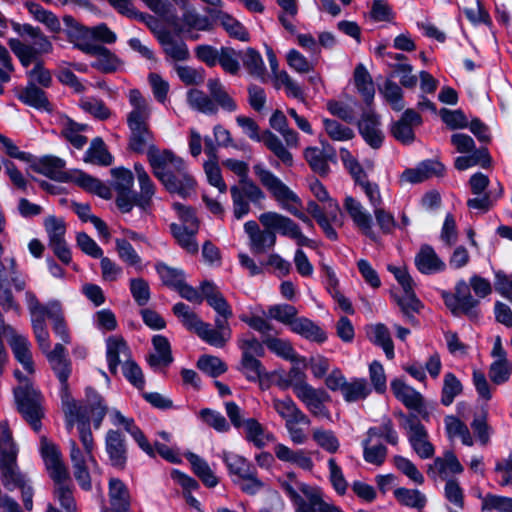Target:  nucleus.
I'll list each match as a JSON object with an SVG mask.
<instances>
[{
    "mask_svg": "<svg viewBox=\"0 0 512 512\" xmlns=\"http://www.w3.org/2000/svg\"><path fill=\"white\" fill-rule=\"evenodd\" d=\"M29 169L37 174H41L50 180L60 183H74L84 191L97 195L98 197L110 200L112 191L110 187L104 184L100 179L86 173L83 170L75 169L73 173L64 171L66 166L64 159L46 154L37 157L32 154V160L28 162Z\"/></svg>",
    "mask_w": 512,
    "mask_h": 512,
    "instance_id": "f257e3e1",
    "label": "nucleus"
},
{
    "mask_svg": "<svg viewBox=\"0 0 512 512\" xmlns=\"http://www.w3.org/2000/svg\"><path fill=\"white\" fill-rule=\"evenodd\" d=\"M13 375L20 383H24L13 389L17 411L35 432H39L44 418L41 392L33 388L29 378L19 369H16Z\"/></svg>",
    "mask_w": 512,
    "mask_h": 512,
    "instance_id": "f03ea898",
    "label": "nucleus"
},
{
    "mask_svg": "<svg viewBox=\"0 0 512 512\" xmlns=\"http://www.w3.org/2000/svg\"><path fill=\"white\" fill-rule=\"evenodd\" d=\"M233 484L250 496L256 495L264 486L258 477L256 466L246 457L230 451H223L220 455Z\"/></svg>",
    "mask_w": 512,
    "mask_h": 512,
    "instance_id": "7ed1b4c3",
    "label": "nucleus"
},
{
    "mask_svg": "<svg viewBox=\"0 0 512 512\" xmlns=\"http://www.w3.org/2000/svg\"><path fill=\"white\" fill-rule=\"evenodd\" d=\"M255 175L259 178L261 184L271 193V195L278 201L284 209L290 214L301 220L309 227H314L312 220L302 211L294 206L286 205L287 201L301 205L300 197L293 192L285 183L281 181L270 170L263 167L262 164H255L253 166Z\"/></svg>",
    "mask_w": 512,
    "mask_h": 512,
    "instance_id": "20e7f679",
    "label": "nucleus"
},
{
    "mask_svg": "<svg viewBox=\"0 0 512 512\" xmlns=\"http://www.w3.org/2000/svg\"><path fill=\"white\" fill-rule=\"evenodd\" d=\"M111 175L115 179L112 184L116 191L115 204L122 214L130 213L134 208V175L130 169L125 167L111 169Z\"/></svg>",
    "mask_w": 512,
    "mask_h": 512,
    "instance_id": "39448f33",
    "label": "nucleus"
},
{
    "mask_svg": "<svg viewBox=\"0 0 512 512\" xmlns=\"http://www.w3.org/2000/svg\"><path fill=\"white\" fill-rule=\"evenodd\" d=\"M422 123L421 114L412 108H407L398 120L391 122L389 131L396 141L403 145H410L416 139L414 127H418Z\"/></svg>",
    "mask_w": 512,
    "mask_h": 512,
    "instance_id": "423d86ee",
    "label": "nucleus"
},
{
    "mask_svg": "<svg viewBox=\"0 0 512 512\" xmlns=\"http://www.w3.org/2000/svg\"><path fill=\"white\" fill-rule=\"evenodd\" d=\"M441 298L454 317L466 316L471 322H478L481 318L479 308L480 300L472 295L464 296L461 299L452 296V292L443 290Z\"/></svg>",
    "mask_w": 512,
    "mask_h": 512,
    "instance_id": "0eeeda50",
    "label": "nucleus"
},
{
    "mask_svg": "<svg viewBox=\"0 0 512 512\" xmlns=\"http://www.w3.org/2000/svg\"><path fill=\"white\" fill-rule=\"evenodd\" d=\"M156 178L169 194H177L182 199L190 197L197 185L195 178L188 172L179 175L173 171L156 172Z\"/></svg>",
    "mask_w": 512,
    "mask_h": 512,
    "instance_id": "6e6552de",
    "label": "nucleus"
},
{
    "mask_svg": "<svg viewBox=\"0 0 512 512\" xmlns=\"http://www.w3.org/2000/svg\"><path fill=\"white\" fill-rule=\"evenodd\" d=\"M80 51L90 56H97V59L92 61L90 65L92 68L104 74L116 72L118 67L122 64L121 59L102 44L94 43L81 45Z\"/></svg>",
    "mask_w": 512,
    "mask_h": 512,
    "instance_id": "1a4fd4ad",
    "label": "nucleus"
},
{
    "mask_svg": "<svg viewBox=\"0 0 512 512\" xmlns=\"http://www.w3.org/2000/svg\"><path fill=\"white\" fill-rule=\"evenodd\" d=\"M380 126L381 117L372 109L364 111L357 122L359 134L372 149H379L384 143L385 137Z\"/></svg>",
    "mask_w": 512,
    "mask_h": 512,
    "instance_id": "9d476101",
    "label": "nucleus"
},
{
    "mask_svg": "<svg viewBox=\"0 0 512 512\" xmlns=\"http://www.w3.org/2000/svg\"><path fill=\"white\" fill-rule=\"evenodd\" d=\"M136 116L127 117V126L130 134L128 137V150L136 154H143L149 143L154 140L147 120H136Z\"/></svg>",
    "mask_w": 512,
    "mask_h": 512,
    "instance_id": "9b49d317",
    "label": "nucleus"
},
{
    "mask_svg": "<svg viewBox=\"0 0 512 512\" xmlns=\"http://www.w3.org/2000/svg\"><path fill=\"white\" fill-rule=\"evenodd\" d=\"M105 450L112 467L124 470L128 461L126 438L119 430L109 429L105 436Z\"/></svg>",
    "mask_w": 512,
    "mask_h": 512,
    "instance_id": "f8f14e48",
    "label": "nucleus"
},
{
    "mask_svg": "<svg viewBox=\"0 0 512 512\" xmlns=\"http://www.w3.org/2000/svg\"><path fill=\"white\" fill-rule=\"evenodd\" d=\"M344 207L362 234L377 243L380 238L373 230V218L370 213L363 210L361 203L352 196H347L344 200Z\"/></svg>",
    "mask_w": 512,
    "mask_h": 512,
    "instance_id": "ddd939ff",
    "label": "nucleus"
},
{
    "mask_svg": "<svg viewBox=\"0 0 512 512\" xmlns=\"http://www.w3.org/2000/svg\"><path fill=\"white\" fill-rule=\"evenodd\" d=\"M320 143L329 147L331 153H324L318 147L309 146L305 148L303 156L307 161L310 169L320 177H327L331 171L329 162L337 161L336 150L329 144L327 140H321Z\"/></svg>",
    "mask_w": 512,
    "mask_h": 512,
    "instance_id": "4468645a",
    "label": "nucleus"
},
{
    "mask_svg": "<svg viewBox=\"0 0 512 512\" xmlns=\"http://www.w3.org/2000/svg\"><path fill=\"white\" fill-rule=\"evenodd\" d=\"M237 369L244 375L247 381L252 383L259 382L261 386L264 381L269 382L272 376L278 374L276 370L268 372L258 358L253 357L246 351L241 353V359Z\"/></svg>",
    "mask_w": 512,
    "mask_h": 512,
    "instance_id": "2eb2a0df",
    "label": "nucleus"
},
{
    "mask_svg": "<svg viewBox=\"0 0 512 512\" xmlns=\"http://www.w3.org/2000/svg\"><path fill=\"white\" fill-rule=\"evenodd\" d=\"M258 219L263 227L273 228L277 230L281 236L291 239H293L300 230V226L295 221L277 212H264L260 214Z\"/></svg>",
    "mask_w": 512,
    "mask_h": 512,
    "instance_id": "dca6fc26",
    "label": "nucleus"
},
{
    "mask_svg": "<svg viewBox=\"0 0 512 512\" xmlns=\"http://www.w3.org/2000/svg\"><path fill=\"white\" fill-rule=\"evenodd\" d=\"M415 266L424 275L444 272L445 262L437 255L431 245L424 244L415 256Z\"/></svg>",
    "mask_w": 512,
    "mask_h": 512,
    "instance_id": "f3484780",
    "label": "nucleus"
},
{
    "mask_svg": "<svg viewBox=\"0 0 512 512\" xmlns=\"http://www.w3.org/2000/svg\"><path fill=\"white\" fill-rule=\"evenodd\" d=\"M17 99L23 104L30 106L39 111L52 112L53 106L50 103L47 93L34 82H28L16 95Z\"/></svg>",
    "mask_w": 512,
    "mask_h": 512,
    "instance_id": "a211bd4d",
    "label": "nucleus"
},
{
    "mask_svg": "<svg viewBox=\"0 0 512 512\" xmlns=\"http://www.w3.org/2000/svg\"><path fill=\"white\" fill-rule=\"evenodd\" d=\"M263 343L276 356L294 364H302L303 367L307 366L306 357L297 354L290 341L267 335L263 337Z\"/></svg>",
    "mask_w": 512,
    "mask_h": 512,
    "instance_id": "6ab92c4d",
    "label": "nucleus"
},
{
    "mask_svg": "<svg viewBox=\"0 0 512 512\" xmlns=\"http://www.w3.org/2000/svg\"><path fill=\"white\" fill-rule=\"evenodd\" d=\"M68 42L73 44L75 49L80 50L81 45L93 44L89 41L90 27L78 22L72 15H64L62 18Z\"/></svg>",
    "mask_w": 512,
    "mask_h": 512,
    "instance_id": "aec40b11",
    "label": "nucleus"
},
{
    "mask_svg": "<svg viewBox=\"0 0 512 512\" xmlns=\"http://www.w3.org/2000/svg\"><path fill=\"white\" fill-rule=\"evenodd\" d=\"M353 76L358 93L362 96L365 105L371 108L374 102L375 88L373 79L363 63L357 64Z\"/></svg>",
    "mask_w": 512,
    "mask_h": 512,
    "instance_id": "412c9836",
    "label": "nucleus"
},
{
    "mask_svg": "<svg viewBox=\"0 0 512 512\" xmlns=\"http://www.w3.org/2000/svg\"><path fill=\"white\" fill-rule=\"evenodd\" d=\"M152 345L158 354L148 355L147 363L149 366L151 368H156L160 365L168 367L174 360L168 338L160 334L154 335L152 337Z\"/></svg>",
    "mask_w": 512,
    "mask_h": 512,
    "instance_id": "4be33fe9",
    "label": "nucleus"
},
{
    "mask_svg": "<svg viewBox=\"0 0 512 512\" xmlns=\"http://www.w3.org/2000/svg\"><path fill=\"white\" fill-rule=\"evenodd\" d=\"M110 503L115 512H128L131 507L130 493L126 484L119 478L109 480Z\"/></svg>",
    "mask_w": 512,
    "mask_h": 512,
    "instance_id": "5701e85b",
    "label": "nucleus"
},
{
    "mask_svg": "<svg viewBox=\"0 0 512 512\" xmlns=\"http://www.w3.org/2000/svg\"><path fill=\"white\" fill-rule=\"evenodd\" d=\"M83 161L106 167L112 165L114 157L109 152L104 140L98 136L91 140L89 148L84 153Z\"/></svg>",
    "mask_w": 512,
    "mask_h": 512,
    "instance_id": "b1692460",
    "label": "nucleus"
},
{
    "mask_svg": "<svg viewBox=\"0 0 512 512\" xmlns=\"http://www.w3.org/2000/svg\"><path fill=\"white\" fill-rule=\"evenodd\" d=\"M158 42L163 47L166 55L176 61H186L190 57L188 46L184 41L177 43L168 30L158 32L156 36Z\"/></svg>",
    "mask_w": 512,
    "mask_h": 512,
    "instance_id": "393cba45",
    "label": "nucleus"
},
{
    "mask_svg": "<svg viewBox=\"0 0 512 512\" xmlns=\"http://www.w3.org/2000/svg\"><path fill=\"white\" fill-rule=\"evenodd\" d=\"M291 331L306 340L318 344H323L328 339L327 333L319 325L304 316L297 318V322H295Z\"/></svg>",
    "mask_w": 512,
    "mask_h": 512,
    "instance_id": "a878e982",
    "label": "nucleus"
},
{
    "mask_svg": "<svg viewBox=\"0 0 512 512\" xmlns=\"http://www.w3.org/2000/svg\"><path fill=\"white\" fill-rule=\"evenodd\" d=\"M15 359L23 366L28 373H34V362L30 351V343L23 335H12L9 341Z\"/></svg>",
    "mask_w": 512,
    "mask_h": 512,
    "instance_id": "bb28decb",
    "label": "nucleus"
},
{
    "mask_svg": "<svg viewBox=\"0 0 512 512\" xmlns=\"http://www.w3.org/2000/svg\"><path fill=\"white\" fill-rule=\"evenodd\" d=\"M170 233L177 244L190 254L198 253L199 247L196 241V234L199 229H189L188 226L171 223L169 225Z\"/></svg>",
    "mask_w": 512,
    "mask_h": 512,
    "instance_id": "cd10ccee",
    "label": "nucleus"
},
{
    "mask_svg": "<svg viewBox=\"0 0 512 512\" xmlns=\"http://www.w3.org/2000/svg\"><path fill=\"white\" fill-rule=\"evenodd\" d=\"M307 501L301 497L295 512H339L340 507L323 500L319 490L313 489L307 496Z\"/></svg>",
    "mask_w": 512,
    "mask_h": 512,
    "instance_id": "c85d7f7f",
    "label": "nucleus"
},
{
    "mask_svg": "<svg viewBox=\"0 0 512 512\" xmlns=\"http://www.w3.org/2000/svg\"><path fill=\"white\" fill-rule=\"evenodd\" d=\"M71 375L70 370L67 368H62L59 370L58 374H56V377L58 378L60 382V391L59 395L62 401V405L64 407V410L66 413H68L71 416L77 417V413L79 411H87L86 409H83V407L78 406L77 402L73 399L70 387H69V377Z\"/></svg>",
    "mask_w": 512,
    "mask_h": 512,
    "instance_id": "c756f323",
    "label": "nucleus"
},
{
    "mask_svg": "<svg viewBox=\"0 0 512 512\" xmlns=\"http://www.w3.org/2000/svg\"><path fill=\"white\" fill-rule=\"evenodd\" d=\"M372 392L367 379L364 377H353L350 381H346L343 387V399L347 403H353L365 400Z\"/></svg>",
    "mask_w": 512,
    "mask_h": 512,
    "instance_id": "7c9ffc66",
    "label": "nucleus"
},
{
    "mask_svg": "<svg viewBox=\"0 0 512 512\" xmlns=\"http://www.w3.org/2000/svg\"><path fill=\"white\" fill-rule=\"evenodd\" d=\"M24 7L33 15L35 20L44 24L50 32L59 33L62 30L58 17L52 11L45 9L39 3L26 1L24 3Z\"/></svg>",
    "mask_w": 512,
    "mask_h": 512,
    "instance_id": "2f4dec72",
    "label": "nucleus"
},
{
    "mask_svg": "<svg viewBox=\"0 0 512 512\" xmlns=\"http://www.w3.org/2000/svg\"><path fill=\"white\" fill-rule=\"evenodd\" d=\"M140 192L135 191L133 196L134 207L147 212L151 209L152 198L155 194V185L148 174H141L138 177Z\"/></svg>",
    "mask_w": 512,
    "mask_h": 512,
    "instance_id": "473e14b6",
    "label": "nucleus"
},
{
    "mask_svg": "<svg viewBox=\"0 0 512 512\" xmlns=\"http://www.w3.org/2000/svg\"><path fill=\"white\" fill-rule=\"evenodd\" d=\"M146 153L155 177L156 172H168L169 170L166 168L167 164L172 163L176 159V155L173 151L164 149L161 152L153 143H150Z\"/></svg>",
    "mask_w": 512,
    "mask_h": 512,
    "instance_id": "72a5a7b5",
    "label": "nucleus"
},
{
    "mask_svg": "<svg viewBox=\"0 0 512 512\" xmlns=\"http://www.w3.org/2000/svg\"><path fill=\"white\" fill-rule=\"evenodd\" d=\"M8 46L24 68H28L32 63L36 64L37 61H42L38 57L36 46L24 44L17 38H10Z\"/></svg>",
    "mask_w": 512,
    "mask_h": 512,
    "instance_id": "f704fd0d",
    "label": "nucleus"
},
{
    "mask_svg": "<svg viewBox=\"0 0 512 512\" xmlns=\"http://www.w3.org/2000/svg\"><path fill=\"white\" fill-rule=\"evenodd\" d=\"M261 140H263L265 146L273 152V154L279 158L282 163L291 167L293 165V156L292 153L285 148L282 141L270 130H265L262 134Z\"/></svg>",
    "mask_w": 512,
    "mask_h": 512,
    "instance_id": "c9c22d12",
    "label": "nucleus"
},
{
    "mask_svg": "<svg viewBox=\"0 0 512 512\" xmlns=\"http://www.w3.org/2000/svg\"><path fill=\"white\" fill-rule=\"evenodd\" d=\"M367 437L365 439H370V442L374 437L384 438V440L392 445L395 446L398 444V433L394 428V424L391 418L388 416H384L382 418L381 426L376 427L372 426L369 427L366 432Z\"/></svg>",
    "mask_w": 512,
    "mask_h": 512,
    "instance_id": "e433bc0d",
    "label": "nucleus"
},
{
    "mask_svg": "<svg viewBox=\"0 0 512 512\" xmlns=\"http://www.w3.org/2000/svg\"><path fill=\"white\" fill-rule=\"evenodd\" d=\"M393 494L401 505L416 508L419 511L425 507L427 502L425 495L417 489L399 487L394 490Z\"/></svg>",
    "mask_w": 512,
    "mask_h": 512,
    "instance_id": "4c0bfd02",
    "label": "nucleus"
},
{
    "mask_svg": "<svg viewBox=\"0 0 512 512\" xmlns=\"http://www.w3.org/2000/svg\"><path fill=\"white\" fill-rule=\"evenodd\" d=\"M387 270L391 272L397 282L400 284L404 291L403 297H410L412 303L418 305L419 298L414 291V281L405 267H398L392 264L387 266Z\"/></svg>",
    "mask_w": 512,
    "mask_h": 512,
    "instance_id": "58836bf2",
    "label": "nucleus"
},
{
    "mask_svg": "<svg viewBox=\"0 0 512 512\" xmlns=\"http://www.w3.org/2000/svg\"><path fill=\"white\" fill-rule=\"evenodd\" d=\"M463 391V385L457 376L452 372H447L443 378V386L441 390V404L450 406L456 396Z\"/></svg>",
    "mask_w": 512,
    "mask_h": 512,
    "instance_id": "ea45409f",
    "label": "nucleus"
},
{
    "mask_svg": "<svg viewBox=\"0 0 512 512\" xmlns=\"http://www.w3.org/2000/svg\"><path fill=\"white\" fill-rule=\"evenodd\" d=\"M196 367L212 378H217L228 370L227 364L219 357L204 354L201 355L197 362Z\"/></svg>",
    "mask_w": 512,
    "mask_h": 512,
    "instance_id": "a19ab883",
    "label": "nucleus"
},
{
    "mask_svg": "<svg viewBox=\"0 0 512 512\" xmlns=\"http://www.w3.org/2000/svg\"><path fill=\"white\" fill-rule=\"evenodd\" d=\"M77 429L80 441L84 447L85 453L93 459L92 451L94 448V439L90 427V419L87 411H79L77 413Z\"/></svg>",
    "mask_w": 512,
    "mask_h": 512,
    "instance_id": "79ce46f5",
    "label": "nucleus"
},
{
    "mask_svg": "<svg viewBox=\"0 0 512 512\" xmlns=\"http://www.w3.org/2000/svg\"><path fill=\"white\" fill-rule=\"evenodd\" d=\"M370 341L383 349L387 359L391 360L395 357L394 343L384 324L378 323L373 327V337H370Z\"/></svg>",
    "mask_w": 512,
    "mask_h": 512,
    "instance_id": "37998d69",
    "label": "nucleus"
},
{
    "mask_svg": "<svg viewBox=\"0 0 512 512\" xmlns=\"http://www.w3.org/2000/svg\"><path fill=\"white\" fill-rule=\"evenodd\" d=\"M243 65L250 75L265 81L266 67L258 50L252 47L247 48L243 57Z\"/></svg>",
    "mask_w": 512,
    "mask_h": 512,
    "instance_id": "c03bdc74",
    "label": "nucleus"
},
{
    "mask_svg": "<svg viewBox=\"0 0 512 512\" xmlns=\"http://www.w3.org/2000/svg\"><path fill=\"white\" fill-rule=\"evenodd\" d=\"M11 287L13 286L9 283L6 272H0V306L4 312L13 310L19 314L21 307L16 302Z\"/></svg>",
    "mask_w": 512,
    "mask_h": 512,
    "instance_id": "a18cd8bd",
    "label": "nucleus"
},
{
    "mask_svg": "<svg viewBox=\"0 0 512 512\" xmlns=\"http://www.w3.org/2000/svg\"><path fill=\"white\" fill-rule=\"evenodd\" d=\"M155 270L159 275L163 285L173 289H176L178 284L181 283L185 277L184 271L182 269L168 266L164 262L156 263Z\"/></svg>",
    "mask_w": 512,
    "mask_h": 512,
    "instance_id": "49530a36",
    "label": "nucleus"
},
{
    "mask_svg": "<svg viewBox=\"0 0 512 512\" xmlns=\"http://www.w3.org/2000/svg\"><path fill=\"white\" fill-rule=\"evenodd\" d=\"M52 307L55 308L52 312H48V318L53 320V332L59 337L63 343L69 344L71 342L69 330L61 311V305L58 301L52 303Z\"/></svg>",
    "mask_w": 512,
    "mask_h": 512,
    "instance_id": "de8ad7c7",
    "label": "nucleus"
},
{
    "mask_svg": "<svg viewBox=\"0 0 512 512\" xmlns=\"http://www.w3.org/2000/svg\"><path fill=\"white\" fill-rule=\"evenodd\" d=\"M298 311L295 306L290 304H277L269 308V316L278 322L288 325L290 330L297 322Z\"/></svg>",
    "mask_w": 512,
    "mask_h": 512,
    "instance_id": "09e8293b",
    "label": "nucleus"
},
{
    "mask_svg": "<svg viewBox=\"0 0 512 512\" xmlns=\"http://www.w3.org/2000/svg\"><path fill=\"white\" fill-rule=\"evenodd\" d=\"M323 125L328 136L334 141H348L354 138V131L337 120L324 118Z\"/></svg>",
    "mask_w": 512,
    "mask_h": 512,
    "instance_id": "8fccbe9b",
    "label": "nucleus"
},
{
    "mask_svg": "<svg viewBox=\"0 0 512 512\" xmlns=\"http://www.w3.org/2000/svg\"><path fill=\"white\" fill-rule=\"evenodd\" d=\"M237 346L241 353L246 351L256 358H263L266 353L264 347L266 345L263 343V340L259 341L251 332H248L243 337L239 338L237 340Z\"/></svg>",
    "mask_w": 512,
    "mask_h": 512,
    "instance_id": "3c124183",
    "label": "nucleus"
},
{
    "mask_svg": "<svg viewBox=\"0 0 512 512\" xmlns=\"http://www.w3.org/2000/svg\"><path fill=\"white\" fill-rule=\"evenodd\" d=\"M446 431L450 436H459L463 445L472 446L474 444L467 425L455 416L446 417Z\"/></svg>",
    "mask_w": 512,
    "mask_h": 512,
    "instance_id": "603ef678",
    "label": "nucleus"
},
{
    "mask_svg": "<svg viewBox=\"0 0 512 512\" xmlns=\"http://www.w3.org/2000/svg\"><path fill=\"white\" fill-rule=\"evenodd\" d=\"M122 373L128 382H130L138 390H142L145 386V379L139 364L132 358L122 363Z\"/></svg>",
    "mask_w": 512,
    "mask_h": 512,
    "instance_id": "864d4df0",
    "label": "nucleus"
},
{
    "mask_svg": "<svg viewBox=\"0 0 512 512\" xmlns=\"http://www.w3.org/2000/svg\"><path fill=\"white\" fill-rule=\"evenodd\" d=\"M243 426L246 433L245 439L258 449L264 448L266 443L263 440L264 427L262 424L255 418H248L245 420Z\"/></svg>",
    "mask_w": 512,
    "mask_h": 512,
    "instance_id": "5fc2aeb1",
    "label": "nucleus"
},
{
    "mask_svg": "<svg viewBox=\"0 0 512 512\" xmlns=\"http://www.w3.org/2000/svg\"><path fill=\"white\" fill-rule=\"evenodd\" d=\"M441 120L451 130L466 129L469 124V120L462 109L449 110L442 108L440 110Z\"/></svg>",
    "mask_w": 512,
    "mask_h": 512,
    "instance_id": "6e6d98bb",
    "label": "nucleus"
},
{
    "mask_svg": "<svg viewBox=\"0 0 512 512\" xmlns=\"http://www.w3.org/2000/svg\"><path fill=\"white\" fill-rule=\"evenodd\" d=\"M369 444L370 439H364L362 441L364 460L367 463L374 464L377 466L382 465L385 462L387 456V447L382 443H379L372 447H370Z\"/></svg>",
    "mask_w": 512,
    "mask_h": 512,
    "instance_id": "4d7b16f0",
    "label": "nucleus"
},
{
    "mask_svg": "<svg viewBox=\"0 0 512 512\" xmlns=\"http://www.w3.org/2000/svg\"><path fill=\"white\" fill-rule=\"evenodd\" d=\"M312 438L319 447L328 453H336L340 447V442L332 430L315 429Z\"/></svg>",
    "mask_w": 512,
    "mask_h": 512,
    "instance_id": "13d9d810",
    "label": "nucleus"
},
{
    "mask_svg": "<svg viewBox=\"0 0 512 512\" xmlns=\"http://www.w3.org/2000/svg\"><path fill=\"white\" fill-rule=\"evenodd\" d=\"M476 4L477 12L473 8L465 7L463 9L464 15L473 26L483 24L487 26L489 29H492L493 21L488 10L484 7L481 0H476Z\"/></svg>",
    "mask_w": 512,
    "mask_h": 512,
    "instance_id": "bf43d9fd",
    "label": "nucleus"
},
{
    "mask_svg": "<svg viewBox=\"0 0 512 512\" xmlns=\"http://www.w3.org/2000/svg\"><path fill=\"white\" fill-rule=\"evenodd\" d=\"M24 33L27 34L32 39L36 40V50L38 52V57L42 54L51 53L53 50V45L49 38L44 35L39 27H34L31 24L24 23Z\"/></svg>",
    "mask_w": 512,
    "mask_h": 512,
    "instance_id": "052dcab7",
    "label": "nucleus"
},
{
    "mask_svg": "<svg viewBox=\"0 0 512 512\" xmlns=\"http://www.w3.org/2000/svg\"><path fill=\"white\" fill-rule=\"evenodd\" d=\"M393 462L395 467L412 481L419 485L424 483V476L411 460L401 455H395Z\"/></svg>",
    "mask_w": 512,
    "mask_h": 512,
    "instance_id": "680f3d73",
    "label": "nucleus"
},
{
    "mask_svg": "<svg viewBox=\"0 0 512 512\" xmlns=\"http://www.w3.org/2000/svg\"><path fill=\"white\" fill-rule=\"evenodd\" d=\"M47 359L55 375L66 366L72 372L71 361L66 357V349L63 344L56 343L53 350L47 353Z\"/></svg>",
    "mask_w": 512,
    "mask_h": 512,
    "instance_id": "e2e57ef3",
    "label": "nucleus"
},
{
    "mask_svg": "<svg viewBox=\"0 0 512 512\" xmlns=\"http://www.w3.org/2000/svg\"><path fill=\"white\" fill-rule=\"evenodd\" d=\"M130 292L139 306H145L151 297L150 287L148 282L143 278H132L130 280Z\"/></svg>",
    "mask_w": 512,
    "mask_h": 512,
    "instance_id": "0e129e2a",
    "label": "nucleus"
},
{
    "mask_svg": "<svg viewBox=\"0 0 512 512\" xmlns=\"http://www.w3.org/2000/svg\"><path fill=\"white\" fill-rule=\"evenodd\" d=\"M329 480L336 493L340 496L347 491L348 482L343 475L342 468L337 464L334 458L328 460Z\"/></svg>",
    "mask_w": 512,
    "mask_h": 512,
    "instance_id": "69168bd1",
    "label": "nucleus"
},
{
    "mask_svg": "<svg viewBox=\"0 0 512 512\" xmlns=\"http://www.w3.org/2000/svg\"><path fill=\"white\" fill-rule=\"evenodd\" d=\"M369 377L371 385L377 394H384L387 390V379L383 365L374 360L369 365Z\"/></svg>",
    "mask_w": 512,
    "mask_h": 512,
    "instance_id": "338daca9",
    "label": "nucleus"
},
{
    "mask_svg": "<svg viewBox=\"0 0 512 512\" xmlns=\"http://www.w3.org/2000/svg\"><path fill=\"white\" fill-rule=\"evenodd\" d=\"M496 510L498 512H512V498L494 494H487L482 502V512Z\"/></svg>",
    "mask_w": 512,
    "mask_h": 512,
    "instance_id": "774afa93",
    "label": "nucleus"
}]
</instances>
